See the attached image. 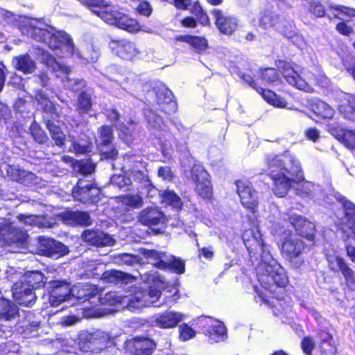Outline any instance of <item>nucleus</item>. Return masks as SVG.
<instances>
[{"label":"nucleus","instance_id":"obj_1","mask_svg":"<svg viewBox=\"0 0 355 355\" xmlns=\"http://www.w3.org/2000/svg\"><path fill=\"white\" fill-rule=\"evenodd\" d=\"M265 164L273 180L276 196L283 197L293 188L298 195L309 196L315 189L313 182L304 180L299 161L288 152L268 155Z\"/></svg>","mask_w":355,"mask_h":355},{"label":"nucleus","instance_id":"obj_2","mask_svg":"<svg viewBox=\"0 0 355 355\" xmlns=\"http://www.w3.org/2000/svg\"><path fill=\"white\" fill-rule=\"evenodd\" d=\"M263 247L261 243L262 255L261 262L258 266V279L265 289L264 293L259 294L260 297L266 302H268L266 297L270 295L277 299L282 297L284 287L288 283V278L284 269Z\"/></svg>","mask_w":355,"mask_h":355},{"label":"nucleus","instance_id":"obj_3","mask_svg":"<svg viewBox=\"0 0 355 355\" xmlns=\"http://www.w3.org/2000/svg\"><path fill=\"white\" fill-rule=\"evenodd\" d=\"M153 282V286L148 289L143 290L137 288L134 294L130 297L118 294L116 292H109L101 298V302L103 304L115 306L117 308L126 306L130 311L140 309L157 302L161 295V288L163 282L155 276L154 274L147 280Z\"/></svg>","mask_w":355,"mask_h":355},{"label":"nucleus","instance_id":"obj_4","mask_svg":"<svg viewBox=\"0 0 355 355\" xmlns=\"http://www.w3.org/2000/svg\"><path fill=\"white\" fill-rule=\"evenodd\" d=\"M275 67H261L259 69V78L264 85H278L282 82V76L295 89H304L305 82L295 70V63L285 60H275Z\"/></svg>","mask_w":355,"mask_h":355},{"label":"nucleus","instance_id":"obj_5","mask_svg":"<svg viewBox=\"0 0 355 355\" xmlns=\"http://www.w3.org/2000/svg\"><path fill=\"white\" fill-rule=\"evenodd\" d=\"M327 19L330 21L338 20L335 24V31L346 37L355 35V23L352 18L355 17V8L341 4L330 5L328 6Z\"/></svg>","mask_w":355,"mask_h":355},{"label":"nucleus","instance_id":"obj_6","mask_svg":"<svg viewBox=\"0 0 355 355\" xmlns=\"http://www.w3.org/2000/svg\"><path fill=\"white\" fill-rule=\"evenodd\" d=\"M32 37L37 42L45 43L53 50L60 49L69 40L68 35L62 31L53 28H42L32 26L31 30Z\"/></svg>","mask_w":355,"mask_h":355},{"label":"nucleus","instance_id":"obj_7","mask_svg":"<svg viewBox=\"0 0 355 355\" xmlns=\"http://www.w3.org/2000/svg\"><path fill=\"white\" fill-rule=\"evenodd\" d=\"M144 256L150 260V263L160 269H171L178 274L184 272V263L173 256H168L165 253L158 252L155 250H146Z\"/></svg>","mask_w":355,"mask_h":355},{"label":"nucleus","instance_id":"obj_8","mask_svg":"<svg viewBox=\"0 0 355 355\" xmlns=\"http://www.w3.org/2000/svg\"><path fill=\"white\" fill-rule=\"evenodd\" d=\"M210 13L220 33L230 36L238 30L239 19L236 15L228 14L220 8H213Z\"/></svg>","mask_w":355,"mask_h":355},{"label":"nucleus","instance_id":"obj_9","mask_svg":"<svg viewBox=\"0 0 355 355\" xmlns=\"http://www.w3.org/2000/svg\"><path fill=\"white\" fill-rule=\"evenodd\" d=\"M109 48L113 54L126 61H133L141 52L138 45L128 39H112Z\"/></svg>","mask_w":355,"mask_h":355},{"label":"nucleus","instance_id":"obj_10","mask_svg":"<svg viewBox=\"0 0 355 355\" xmlns=\"http://www.w3.org/2000/svg\"><path fill=\"white\" fill-rule=\"evenodd\" d=\"M26 230H21L19 225L3 220L0 223V241L6 244L24 243L28 239Z\"/></svg>","mask_w":355,"mask_h":355},{"label":"nucleus","instance_id":"obj_11","mask_svg":"<svg viewBox=\"0 0 355 355\" xmlns=\"http://www.w3.org/2000/svg\"><path fill=\"white\" fill-rule=\"evenodd\" d=\"M191 179L196 184L197 193L203 198H210L212 189L209 180V174L200 164H195L191 171Z\"/></svg>","mask_w":355,"mask_h":355},{"label":"nucleus","instance_id":"obj_12","mask_svg":"<svg viewBox=\"0 0 355 355\" xmlns=\"http://www.w3.org/2000/svg\"><path fill=\"white\" fill-rule=\"evenodd\" d=\"M138 220L141 224L149 226L153 230L159 232L165 227L166 217L157 208L148 207L139 213Z\"/></svg>","mask_w":355,"mask_h":355},{"label":"nucleus","instance_id":"obj_13","mask_svg":"<svg viewBox=\"0 0 355 355\" xmlns=\"http://www.w3.org/2000/svg\"><path fill=\"white\" fill-rule=\"evenodd\" d=\"M49 301L52 306H57L61 302L66 301L71 295H75L78 286L70 287L65 282L53 281L49 283Z\"/></svg>","mask_w":355,"mask_h":355},{"label":"nucleus","instance_id":"obj_14","mask_svg":"<svg viewBox=\"0 0 355 355\" xmlns=\"http://www.w3.org/2000/svg\"><path fill=\"white\" fill-rule=\"evenodd\" d=\"M236 189L242 205L252 213H255L259 205L257 192L248 182L240 180L236 182Z\"/></svg>","mask_w":355,"mask_h":355},{"label":"nucleus","instance_id":"obj_15","mask_svg":"<svg viewBox=\"0 0 355 355\" xmlns=\"http://www.w3.org/2000/svg\"><path fill=\"white\" fill-rule=\"evenodd\" d=\"M100 190L93 184H87L84 180H79L73 190V198L84 203L96 202L99 200Z\"/></svg>","mask_w":355,"mask_h":355},{"label":"nucleus","instance_id":"obj_16","mask_svg":"<svg viewBox=\"0 0 355 355\" xmlns=\"http://www.w3.org/2000/svg\"><path fill=\"white\" fill-rule=\"evenodd\" d=\"M304 250V242L294 234L286 238L282 245V255L291 262L298 258Z\"/></svg>","mask_w":355,"mask_h":355},{"label":"nucleus","instance_id":"obj_17","mask_svg":"<svg viewBox=\"0 0 355 355\" xmlns=\"http://www.w3.org/2000/svg\"><path fill=\"white\" fill-rule=\"evenodd\" d=\"M291 224L295 229L298 234L309 241H313L315 235V225L305 217L292 214L289 216Z\"/></svg>","mask_w":355,"mask_h":355},{"label":"nucleus","instance_id":"obj_18","mask_svg":"<svg viewBox=\"0 0 355 355\" xmlns=\"http://www.w3.org/2000/svg\"><path fill=\"white\" fill-rule=\"evenodd\" d=\"M2 175H6L12 180L29 185L36 183V176L34 173L20 169L17 166L4 165L1 167Z\"/></svg>","mask_w":355,"mask_h":355},{"label":"nucleus","instance_id":"obj_19","mask_svg":"<svg viewBox=\"0 0 355 355\" xmlns=\"http://www.w3.org/2000/svg\"><path fill=\"white\" fill-rule=\"evenodd\" d=\"M338 199L342 202L345 211V222L340 228L347 232V236L355 239V205L342 196H339Z\"/></svg>","mask_w":355,"mask_h":355},{"label":"nucleus","instance_id":"obj_20","mask_svg":"<svg viewBox=\"0 0 355 355\" xmlns=\"http://www.w3.org/2000/svg\"><path fill=\"white\" fill-rule=\"evenodd\" d=\"M155 347L154 342L146 338H136L125 343V348L134 355H150Z\"/></svg>","mask_w":355,"mask_h":355},{"label":"nucleus","instance_id":"obj_21","mask_svg":"<svg viewBox=\"0 0 355 355\" xmlns=\"http://www.w3.org/2000/svg\"><path fill=\"white\" fill-rule=\"evenodd\" d=\"M12 291L13 297L18 304L31 306L34 303L35 295L32 288L23 282L15 283Z\"/></svg>","mask_w":355,"mask_h":355},{"label":"nucleus","instance_id":"obj_22","mask_svg":"<svg viewBox=\"0 0 355 355\" xmlns=\"http://www.w3.org/2000/svg\"><path fill=\"white\" fill-rule=\"evenodd\" d=\"M204 322L208 326L206 335L212 343L223 341L227 337L226 329L222 322L210 318H203Z\"/></svg>","mask_w":355,"mask_h":355},{"label":"nucleus","instance_id":"obj_23","mask_svg":"<svg viewBox=\"0 0 355 355\" xmlns=\"http://www.w3.org/2000/svg\"><path fill=\"white\" fill-rule=\"evenodd\" d=\"M186 315L181 312L167 311L156 316L155 323L157 327L163 329L175 327L185 319Z\"/></svg>","mask_w":355,"mask_h":355},{"label":"nucleus","instance_id":"obj_24","mask_svg":"<svg viewBox=\"0 0 355 355\" xmlns=\"http://www.w3.org/2000/svg\"><path fill=\"white\" fill-rule=\"evenodd\" d=\"M329 131L346 147L355 149V130L343 129L331 123L329 125Z\"/></svg>","mask_w":355,"mask_h":355},{"label":"nucleus","instance_id":"obj_25","mask_svg":"<svg viewBox=\"0 0 355 355\" xmlns=\"http://www.w3.org/2000/svg\"><path fill=\"white\" fill-rule=\"evenodd\" d=\"M82 237L84 241L95 246H110L114 243L110 235L99 231L86 230Z\"/></svg>","mask_w":355,"mask_h":355},{"label":"nucleus","instance_id":"obj_26","mask_svg":"<svg viewBox=\"0 0 355 355\" xmlns=\"http://www.w3.org/2000/svg\"><path fill=\"white\" fill-rule=\"evenodd\" d=\"M175 42H185L198 53L205 51L208 48V41L204 36L183 35H176L173 38Z\"/></svg>","mask_w":355,"mask_h":355},{"label":"nucleus","instance_id":"obj_27","mask_svg":"<svg viewBox=\"0 0 355 355\" xmlns=\"http://www.w3.org/2000/svg\"><path fill=\"white\" fill-rule=\"evenodd\" d=\"M340 98L338 105L340 113L346 119H354L355 113V96L348 93L341 92L339 94Z\"/></svg>","mask_w":355,"mask_h":355},{"label":"nucleus","instance_id":"obj_28","mask_svg":"<svg viewBox=\"0 0 355 355\" xmlns=\"http://www.w3.org/2000/svg\"><path fill=\"white\" fill-rule=\"evenodd\" d=\"M12 64L16 70L24 74L32 73L36 69V62L27 53L13 57Z\"/></svg>","mask_w":355,"mask_h":355},{"label":"nucleus","instance_id":"obj_29","mask_svg":"<svg viewBox=\"0 0 355 355\" xmlns=\"http://www.w3.org/2000/svg\"><path fill=\"white\" fill-rule=\"evenodd\" d=\"M114 26L129 33L135 34L141 31L138 21L125 13L119 12Z\"/></svg>","mask_w":355,"mask_h":355},{"label":"nucleus","instance_id":"obj_30","mask_svg":"<svg viewBox=\"0 0 355 355\" xmlns=\"http://www.w3.org/2000/svg\"><path fill=\"white\" fill-rule=\"evenodd\" d=\"M158 103L162 109L167 114L175 113L178 110V104L175 101L172 90H158Z\"/></svg>","mask_w":355,"mask_h":355},{"label":"nucleus","instance_id":"obj_31","mask_svg":"<svg viewBox=\"0 0 355 355\" xmlns=\"http://www.w3.org/2000/svg\"><path fill=\"white\" fill-rule=\"evenodd\" d=\"M61 216L64 222L69 225H89L91 224L89 215L87 212L65 211Z\"/></svg>","mask_w":355,"mask_h":355},{"label":"nucleus","instance_id":"obj_32","mask_svg":"<svg viewBox=\"0 0 355 355\" xmlns=\"http://www.w3.org/2000/svg\"><path fill=\"white\" fill-rule=\"evenodd\" d=\"M99 134L100 139L102 143V146L101 147L100 150L105 155V158L114 159L116 157L118 152L114 148L108 150L107 146L110 143L112 138L111 128L108 126H103L99 130Z\"/></svg>","mask_w":355,"mask_h":355},{"label":"nucleus","instance_id":"obj_33","mask_svg":"<svg viewBox=\"0 0 355 355\" xmlns=\"http://www.w3.org/2000/svg\"><path fill=\"white\" fill-rule=\"evenodd\" d=\"M326 257L330 270L335 272H341L349 267L344 259L334 250H328Z\"/></svg>","mask_w":355,"mask_h":355},{"label":"nucleus","instance_id":"obj_34","mask_svg":"<svg viewBox=\"0 0 355 355\" xmlns=\"http://www.w3.org/2000/svg\"><path fill=\"white\" fill-rule=\"evenodd\" d=\"M280 21V16L275 11L264 10L260 13L259 24L264 29L274 28Z\"/></svg>","mask_w":355,"mask_h":355},{"label":"nucleus","instance_id":"obj_35","mask_svg":"<svg viewBox=\"0 0 355 355\" xmlns=\"http://www.w3.org/2000/svg\"><path fill=\"white\" fill-rule=\"evenodd\" d=\"M259 94L269 104L277 107H285L287 102L284 96L273 90H260Z\"/></svg>","mask_w":355,"mask_h":355},{"label":"nucleus","instance_id":"obj_36","mask_svg":"<svg viewBox=\"0 0 355 355\" xmlns=\"http://www.w3.org/2000/svg\"><path fill=\"white\" fill-rule=\"evenodd\" d=\"M191 13L196 16V19L199 21V24L202 26H209L211 24L210 19L207 12L201 6L198 1L192 2L191 5L189 8Z\"/></svg>","mask_w":355,"mask_h":355},{"label":"nucleus","instance_id":"obj_37","mask_svg":"<svg viewBox=\"0 0 355 355\" xmlns=\"http://www.w3.org/2000/svg\"><path fill=\"white\" fill-rule=\"evenodd\" d=\"M307 11L312 17H327L329 10L325 8L324 4L320 0H309L307 2Z\"/></svg>","mask_w":355,"mask_h":355},{"label":"nucleus","instance_id":"obj_38","mask_svg":"<svg viewBox=\"0 0 355 355\" xmlns=\"http://www.w3.org/2000/svg\"><path fill=\"white\" fill-rule=\"evenodd\" d=\"M23 282L32 288L41 287L44 284V276L39 271H31L25 273L23 277Z\"/></svg>","mask_w":355,"mask_h":355},{"label":"nucleus","instance_id":"obj_39","mask_svg":"<svg viewBox=\"0 0 355 355\" xmlns=\"http://www.w3.org/2000/svg\"><path fill=\"white\" fill-rule=\"evenodd\" d=\"M18 313L17 306L10 301L0 299V317L6 320L15 318Z\"/></svg>","mask_w":355,"mask_h":355},{"label":"nucleus","instance_id":"obj_40","mask_svg":"<svg viewBox=\"0 0 355 355\" xmlns=\"http://www.w3.org/2000/svg\"><path fill=\"white\" fill-rule=\"evenodd\" d=\"M44 218L41 216L35 215H20L18 216V223L21 229H25L26 226L44 227Z\"/></svg>","mask_w":355,"mask_h":355},{"label":"nucleus","instance_id":"obj_41","mask_svg":"<svg viewBox=\"0 0 355 355\" xmlns=\"http://www.w3.org/2000/svg\"><path fill=\"white\" fill-rule=\"evenodd\" d=\"M279 33L284 37L292 42H294V40H298L301 38V35L296 31V26L293 21H286L282 26Z\"/></svg>","mask_w":355,"mask_h":355},{"label":"nucleus","instance_id":"obj_42","mask_svg":"<svg viewBox=\"0 0 355 355\" xmlns=\"http://www.w3.org/2000/svg\"><path fill=\"white\" fill-rule=\"evenodd\" d=\"M46 127L55 144L58 146H62L64 144L65 135L60 128L50 120L47 121Z\"/></svg>","mask_w":355,"mask_h":355},{"label":"nucleus","instance_id":"obj_43","mask_svg":"<svg viewBox=\"0 0 355 355\" xmlns=\"http://www.w3.org/2000/svg\"><path fill=\"white\" fill-rule=\"evenodd\" d=\"M313 112L324 119H331L334 114V110L328 104L318 101L312 105Z\"/></svg>","mask_w":355,"mask_h":355},{"label":"nucleus","instance_id":"obj_44","mask_svg":"<svg viewBox=\"0 0 355 355\" xmlns=\"http://www.w3.org/2000/svg\"><path fill=\"white\" fill-rule=\"evenodd\" d=\"M162 202L166 206H171L173 209H179L182 203L180 198L172 191H165L161 194Z\"/></svg>","mask_w":355,"mask_h":355},{"label":"nucleus","instance_id":"obj_45","mask_svg":"<svg viewBox=\"0 0 355 355\" xmlns=\"http://www.w3.org/2000/svg\"><path fill=\"white\" fill-rule=\"evenodd\" d=\"M121 202L131 208H139L143 203L142 198L139 194H128L120 197Z\"/></svg>","mask_w":355,"mask_h":355},{"label":"nucleus","instance_id":"obj_46","mask_svg":"<svg viewBox=\"0 0 355 355\" xmlns=\"http://www.w3.org/2000/svg\"><path fill=\"white\" fill-rule=\"evenodd\" d=\"M119 12L117 10H108L107 8H101L98 11H94V14L105 22L113 25L115 24Z\"/></svg>","mask_w":355,"mask_h":355},{"label":"nucleus","instance_id":"obj_47","mask_svg":"<svg viewBox=\"0 0 355 355\" xmlns=\"http://www.w3.org/2000/svg\"><path fill=\"white\" fill-rule=\"evenodd\" d=\"M80 3L89 8L92 12L101 8H108L110 4L105 0H79Z\"/></svg>","mask_w":355,"mask_h":355},{"label":"nucleus","instance_id":"obj_48","mask_svg":"<svg viewBox=\"0 0 355 355\" xmlns=\"http://www.w3.org/2000/svg\"><path fill=\"white\" fill-rule=\"evenodd\" d=\"M95 343L100 345V348L107 347L113 343V339L112 336L107 333L96 331L94 334Z\"/></svg>","mask_w":355,"mask_h":355},{"label":"nucleus","instance_id":"obj_49","mask_svg":"<svg viewBox=\"0 0 355 355\" xmlns=\"http://www.w3.org/2000/svg\"><path fill=\"white\" fill-rule=\"evenodd\" d=\"M91 106V98L86 94V92H82L79 96L77 105L79 113H87L90 110Z\"/></svg>","mask_w":355,"mask_h":355},{"label":"nucleus","instance_id":"obj_50","mask_svg":"<svg viewBox=\"0 0 355 355\" xmlns=\"http://www.w3.org/2000/svg\"><path fill=\"white\" fill-rule=\"evenodd\" d=\"M344 279L345 283L347 288L350 291H355V272L349 267L345 268L341 272Z\"/></svg>","mask_w":355,"mask_h":355},{"label":"nucleus","instance_id":"obj_51","mask_svg":"<svg viewBox=\"0 0 355 355\" xmlns=\"http://www.w3.org/2000/svg\"><path fill=\"white\" fill-rule=\"evenodd\" d=\"M145 117L150 126L154 128H162L163 121L162 119L153 111L147 110L145 111Z\"/></svg>","mask_w":355,"mask_h":355},{"label":"nucleus","instance_id":"obj_52","mask_svg":"<svg viewBox=\"0 0 355 355\" xmlns=\"http://www.w3.org/2000/svg\"><path fill=\"white\" fill-rule=\"evenodd\" d=\"M125 274L118 270L106 271L103 274V279L111 283H118L124 279Z\"/></svg>","mask_w":355,"mask_h":355},{"label":"nucleus","instance_id":"obj_53","mask_svg":"<svg viewBox=\"0 0 355 355\" xmlns=\"http://www.w3.org/2000/svg\"><path fill=\"white\" fill-rule=\"evenodd\" d=\"M31 131L34 139L37 142L44 144L48 140L46 135L37 124L33 123L31 127Z\"/></svg>","mask_w":355,"mask_h":355},{"label":"nucleus","instance_id":"obj_54","mask_svg":"<svg viewBox=\"0 0 355 355\" xmlns=\"http://www.w3.org/2000/svg\"><path fill=\"white\" fill-rule=\"evenodd\" d=\"M180 329V337L184 340H188L194 337L196 332L195 331L187 324L181 325Z\"/></svg>","mask_w":355,"mask_h":355},{"label":"nucleus","instance_id":"obj_55","mask_svg":"<svg viewBox=\"0 0 355 355\" xmlns=\"http://www.w3.org/2000/svg\"><path fill=\"white\" fill-rule=\"evenodd\" d=\"M137 11L141 15L149 17L152 14L153 8L148 1L141 0L137 7Z\"/></svg>","mask_w":355,"mask_h":355},{"label":"nucleus","instance_id":"obj_56","mask_svg":"<svg viewBox=\"0 0 355 355\" xmlns=\"http://www.w3.org/2000/svg\"><path fill=\"white\" fill-rule=\"evenodd\" d=\"M69 139H70L72 146L70 147L69 150L76 153H85L89 150V146L85 144H80L76 142L73 137L71 136H69Z\"/></svg>","mask_w":355,"mask_h":355},{"label":"nucleus","instance_id":"obj_57","mask_svg":"<svg viewBox=\"0 0 355 355\" xmlns=\"http://www.w3.org/2000/svg\"><path fill=\"white\" fill-rule=\"evenodd\" d=\"M35 82L42 87H46L49 85L50 78L45 71H41L38 74L34 76Z\"/></svg>","mask_w":355,"mask_h":355},{"label":"nucleus","instance_id":"obj_58","mask_svg":"<svg viewBox=\"0 0 355 355\" xmlns=\"http://www.w3.org/2000/svg\"><path fill=\"white\" fill-rule=\"evenodd\" d=\"M198 23V19L191 16H186L180 21V26L187 28H195Z\"/></svg>","mask_w":355,"mask_h":355},{"label":"nucleus","instance_id":"obj_59","mask_svg":"<svg viewBox=\"0 0 355 355\" xmlns=\"http://www.w3.org/2000/svg\"><path fill=\"white\" fill-rule=\"evenodd\" d=\"M77 167L80 173L84 175H89L94 171L95 166L90 162H79Z\"/></svg>","mask_w":355,"mask_h":355},{"label":"nucleus","instance_id":"obj_60","mask_svg":"<svg viewBox=\"0 0 355 355\" xmlns=\"http://www.w3.org/2000/svg\"><path fill=\"white\" fill-rule=\"evenodd\" d=\"M43 60L44 64L48 67L52 68L53 70H55L56 68L59 67V63L57 62L55 58L51 53H47L44 54Z\"/></svg>","mask_w":355,"mask_h":355},{"label":"nucleus","instance_id":"obj_61","mask_svg":"<svg viewBox=\"0 0 355 355\" xmlns=\"http://www.w3.org/2000/svg\"><path fill=\"white\" fill-rule=\"evenodd\" d=\"M314 347V341L310 337L304 338L302 341V348L304 352L310 355Z\"/></svg>","mask_w":355,"mask_h":355},{"label":"nucleus","instance_id":"obj_62","mask_svg":"<svg viewBox=\"0 0 355 355\" xmlns=\"http://www.w3.org/2000/svg\"><path fill=\"white\" fill-rule=\"evenodd\" d=\"M113 183L117 184L120 188H123L125 186L131 184L130 178H128L123 175H116L112 178Z\"/></svg>","mask_w":355,"mask_h":355},{"label":"nucleus","instance_id":"obj_63","mask_svg":"<svg viewBox=\"0 0 355 355\" xmlns=\"http://www.w3.org/2000/svg\"><path fill=\"white\" fill-rule=\"evenodd\" d=\"M130 175L131 178L137 182L144 181L146 182L145 185L148 184V180L147 178L146 175L140 170H132L130 173Z\"/></svg>","mask_w":355,"mask_h":355},{"label":"nucleus","instance_id":"obj_64","mask_svg":"<svg viewBox=\"0 0 355 355\" xmlns=\"http://www.w3.org/2000/svg\"><path fill=\"white\" fill-rule=\"evenodd\" d=\"M158 175L164 180L171 181L173 179V173L168 166H161L158 170Z\"/></svg>","mask_w":355,"mask_h":355}]
</instances>
